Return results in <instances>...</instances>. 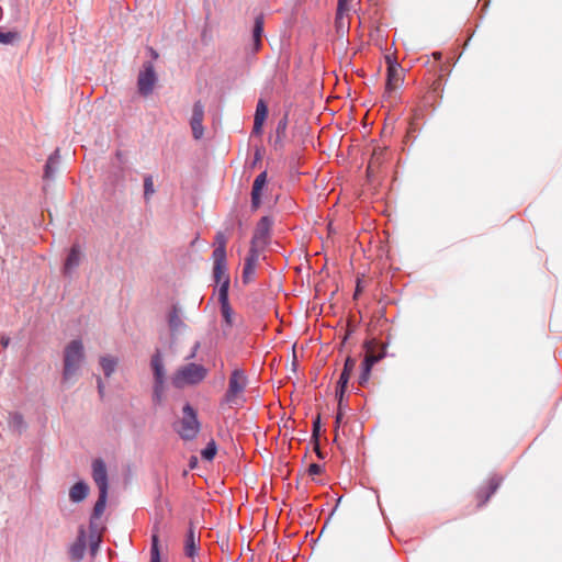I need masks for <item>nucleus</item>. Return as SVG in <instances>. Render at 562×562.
<instances>
[{"mask_svg":"<svg viewBox=\"0 0 562 562\" xmlns=\"http://www.w3.org/2000/svg\"><path fill=\"white\" fill-rule=\"evenodd\" d=\"M86 363V350L80 338L70 340L63 352L61 382L65 385H72L79 378Z\"/></svg>","mask_w":562,"mask_h":562,"instance_id":"nucleus-1","label":"nucleus"},{"mask_svg":"<svg viewBox=\"0 0 562 562\" xmlns=\"http://www.w3.org/2000/svg\"><path fill=\"white\" fill-rule=\"evenodd\" d=\"M207 373L209 370L204 366L190 362L177 369L171 378V383L177 389L196 385L206 378Z\"/></svg>","mask_w":562,"mask_h":562,"instance_id":"nucleus-2","label":"nucleus"},{"mask_svg":"<svg viewBox=\"0 0 562 562\" xmlns=\"http://www.w3.org/2000/svg\"><path fill=\"white\" fill-rule=\"evenodd\" d=\"M247 383L248 378L245 372L240 369H235L231 374L224 402L228 405H241L245 402L244 391Z\"/></svg>","mask_w":562,"mask_h":562,"instance_id":"nucleus-3","label":"nucleus"},{"mask_svg":"<svg viewBox=\"0 0 562 562\" xmlns=\"http://www.w3.org/2000/svg\"><path fill=\"white\" fill-rule=\"evenodd\" d=\"M200 428L201 425L200 422L198 420L195 411L192 408L190 404H186L183 407V416L180 422L178 434L184 440H192L200 432Z\"/></svg>","mask_w":562,"mask_h":562,"instance_id":"nucleus-4","label":"nucleus"},{"mask_svg":"<svg viewBox=\"0 0 562 562\" xmlns=\"http://www.w3.org/2000/svg\"><path fill=\"white\" fill-rule=\"evenodd\" d=\"M158 81L154 65L146 63L138 74L137 88L142 95L148 97L153 93L154 88Z\"/></svg>","mask_w":562,"mask_h":562,"instance_id":"nucleus-5","label":"nucleus"},{"mask_svg":"<svg viewBox=\"0 0 562 562\" xmlns=\"http://www.w3.org/2000/svg\"><path fill=\"white\" fill-rule=\"evenodd\" d=\"M273 225V218L269 215L262 216L258 222L252 239L251 245L256 247H263L268 243V238L270 236V231Z\"/></svg>","mask_w":562,"mask_h":562,"instance_id":"nucleus-6","label":"nucleus"},{"mask_svg":"<svg viewBox=\"0 0 562 562\" xmlns=\"http://www.w3.org/2000/svg\"><path fill=\"white\" fill-rule=\"evenodd\" d=\"M204 104L196 101L192 108V115L190 119V126L194 139H202L204 136L203 119H204Z\"/></svg>","mask_w":562,"mask_h":562,"instance_id":"nucleus-7","label":"nucleus"},{"mask_svg":"<svg viewBox=\"0 0 562 562\" xmlns=\"http://www.w3.org/2000/svg\"><path fill=\"white\" fill-rule=\"evenodd\" d=\"M260 247L250 246L249 252L245 259V266L243 270L244 282H249L254 279L257 270V266L260 259Z\"/></svg>","mask_w":562,"mask_h":562,"instance_id":"nucleus-8","label":"nucleus"},{"mask_svg":"<svg viewBox=\"0 0 562 562\" xmlns=\"http://www.w3.org/2000/svg\"><path fill=\"white\" fill-rule=\"evenodd\" d=\"M92 477L99 492L109 491L106 465L102 459H95L92 462Z\"/></svg>","mask_w":562,"mask_h":562,"instance_id":"nucleus-9","label":"nucleus"},{"mask_svg":"<svg viewBox=\"0 0 562 562\" xmlns=\"http://www.w3.org/2000/svg\"><path fill=\"white\" fill-rule=\"evenodd\" d=\"M267 171H262L259 173L252 184L251 190V209L256 211L261 204V192L262 189L267 186Z\"/></svg>","mask_w":562,"mask_h":562,"instance_id":"nucleus-10","label":"nucleus"},{"mask_svg":"<svg viewBox=\"0 0 562 562\" xmlns=\"http://www.w3.org/2000/svg\"><path fill=\"white\" fill-rule=\"evenodd\" d=\"M402 67L396 61H389L387 78H386V91L392 92L402 82Z\"/></svg>","mask_w":562,"mask_h":562,"instance_id":"nucleus-11","label":"nucleus"},{"mask_svg":"<svg viewBox=\"0 0 562 562\" xmlns=\"http://www.w3.org/2000/svg\"><path fill=\"white\" fill-rule=\"evenodd\" d=\"M87 547V535L83 528L79 530L77 540L69 548V555L72 561H80L85 557Z\"/></svg>","mask_w":562,"mask_h":562,"instance_id":"nucleus-12","label":"nucleus"},{"mask_svg":"<svg viewBox=\"0 0 562 562\" xmlns=\"http://www.w3.org/2000/svg\"><path fill=\"white\" fill-rule=\"evenodd\" d=\"M218 299L221 302V310L223 318L226 325L232 326L233 324V310L228 303V293H227V281L223 283V285L218 289Z\"/></svg>","mask_w":562,"mask_h":562,"instance_id":"nucleus-13","label":"nucleus"},{"mask_svg":"<svg viewBox=\"0 0 562 562\" xmlns=\"http://www.w3.org/2000/svg\"><path fill=\"white\" fill-rule=\"evenodd\" d=\"M165 529L166 526H161L159 522H156L153 527L149 562H161L159 536Z\"/></svg>","mask_w":562,"mask_h":562,"instance_id":"nucleus-14","label":"nucleus"},{"mask_svg":"<svg viewBox=\"0 0 562 562\" xmlns=\"http://www.w3.org/2000/svg\"><path fill=\"white\" fill-rule=\"evenodd\" d=\"M355 368H356V360L352 358H347L345 361L344 370L338 380V387L336 391V396H340V397L344 396L350 374Z\"/></svg>","mask_w":562,"mask_h":562,"instance_id":"nucleus-15","label":"nucleus"},{"mask_svg":"<svg viewBox=\"0 0 562 562\" xmlns=\"http://www.w3.org/2000/svg\"><path fill=\"white\" fill-rule=\"evenodd\" d=\"M214 259V278L215 281L221 285L227 281V288L229 286V277L227 274V260L226 257L213 256Z\"/></svg>","mask_w":562,"mask_h":562,"instance_id":"nucleus-16","label":"nucleus"},{"mask_svg":"<svg viewBox=\"0 0 562 562\" xmlns=\"http://www.w3.org/2000/svg\"><path fill=\"white\" fill-rule=\"evenodd\" d=\"M268 115V106L266 102L260 99L256 106L255 117H254V128L252 132L257 135L262 133V125Z\"/></svg>","mask_w":562,"mask_h":562,"instance_id":"nucleus-17","label":"nucleus"},{"mask_svg":"<svg viewBox=\"0 0 562 562\" xmlns=\"http://www.w3.org/2000/svg\"><path fill=\"white\" fill-rule=\"evenodd\" d=\"M82 252L78 245L70 248V251L65 261L64 271L67 274L72 273L81 262Z\"/></svg>","mask_w":562,"mask_h":562,"instance_id":"nucleus-18","label":"nucleus"},{"mask_svg":"<svg viewBox=\"0 0 562 562\" xmlns=\"http://www.w3.org/2000/svg\"><path fill=\"white\" fill-rule=\"evenodd\" d=\"M184 553L189 558H194L199 553V537L195 535L192 526L188 529L186 536Z\"/></svg>","mask_w":562,"mask_h":562,"instance_id":"nucleus-19","label":"nucleus"},{"mask_svg":"<svg viewBox=\"0 0 562 562\" xmlns=\"http://www.w3.org/2000/svg\"><path fill=\"white\" fill-rule=\"evenodd\" d=\"M88 494L89 486L83 481L75 483L69 490V498L75 504L83 502L87 498Z\"/></svg>","mask_w":562,"mask_h":562,"instance_id":"nucleus-20","label":"nucleus"},{"mask_svg":"<svg viewBox=\"0 0 562 562\" xmlns=\"http://www.w3.org/2000/svg\"><path fill=\"white\" fill-rule=\"evenodd\" d=\"M155 381H166V368L164 363V357L160 351L153 355L150 361Z\"/></svg>","mask_w":562,"mask_h":562,"instance_id":"nucleus-21","label":"nucleus"},{"mask_svg":"<svg viewBox=\"0 0 562 562\" xmlns=\"http://www.w3.org/2000/svg\"><path fill=\"white\" fill-rule=\"evenodd\" d=\"M381 359V356L368 355L362 362V371L359 375V383L366 384L371 374L372 367Z\"/></svg>","mask_w":562,"mask_h":562,"instance_id":"nucleus-22","label":"nucleus"},{"mask_svg":"<svg viewBox=\"0 0 562 562\" xmlns=\"http://www.w3.org/2000/svg\"><path fill=\"white\" fill-rule=\"evenodd\" d=\"M108 502V491L99 492L98 501L94 504L93 513L90 520V526L93 528L94 521L99 519L105 510Z\"/></svg>","mask_w":562,"mask_h":562,"instance_id":"nucleus-23","label":"nucleus"},{"mask_svg":"<svg viewBox=\"0 0 562 562\" xmlns=\"http://www.w3.org/2000/svg\"><path fill=\"white\" fill-rule=\"evenodd\" d=\"M168 324L171 331L177 333L186 328V324L181 318V308L173 306L169 313Z\"/></svg>","mask_w":562,"mask_h":562,"instance_id":"nucleus-24","label":"nucleus"},{"mask_svg":"<svg viewBox=\"0 0 562 562\" xmlns=\"http://www.w3.org/2000/svg\"><path fill=\"white\" fill-rule=\"evenodd\" d=\"M100 367L106 378H110L116 370L117 358L106 355L100 358Z\"/></svg>","mask_w":562,"mask_h":562,"instance_id":"nucleus-25","label":"nucleus"},{"mask_svg":"<svg viewBox=\"0 0 562 562\" xmlns=\"http://www.w3.org/2000/svg\"><path fill=\"white\" fill-rule=\"evenodd\" d=\"M262 34H263V16L258 15L255 19V24H254V29H252V45L256 50L259 49V47L261 45Z\"/></svg>","mask_w":562,"mask_h":562,"instance_id":"nucleus-26","label":"nucleus"},{"mask_svg":"<svg viewBox=\"0 0 562 562\" xmlns=\"http://www.w3.org/2000/svg\"><path fill=\"white\" fill-rule=\"evenodd\" d=\"M60 161L59 150L56 149L47 159L45 165V177L53 178L58 169Z\"/></svg>","mask_w":562,"mask_h":562,"instance_id":"nucleus-27","label":"nucleus"},{"mask_svg":"<svg viewBox=\"0 0 562 562\" xmlns=\"http://www.w3.org/2000/svg\"><path fill=\"white\" fill-rule=\"evenodd\" d=\"M9 428L18 434H22L26 429V424L20 413H11L8 419Z\"/></svg>","mask_w":562,"mask_h":562,"instance_id":"nucleus-28","label":"nucleus"},{"mask_svg":"<svg viewBox=\"0 0 562 562\" xmlns=\"http://www.w3.org/2000/svg\"><path fill=\"white\" fill-rule=\"evenodd\" d=\"M216 248L213 251V256L226 257V243L227 238L224 233L218 232L215 236Z\"/></svg>","mask_w":562,"mask_h":562,"instance_id":"nucleus-29","label":"nucleus"},{"mask_svg":"<svg viewBox=\"0 0 562 562\" xmlns=\"http://www.w3.org/2000/svg\"><path fill=\"white\" fill-rule=\"evenodd\" d=\"M21 40V35L16 31L2 32L0 31V44L13 45Z\"/></svg>","mask_w":562,"mask_h":562,"instance_id":"nucleus-30","label":"nucleus"},{"mask_svg":"<svg viewBox=\"0 0 562 562\" xmlns=\"http://www.w3.org/2000/svg\"><path fill=\"white\" fill-rule=\"evenodd\" d=\"M155 186H154V179L153 176L147 175L144 178V198L146 201L150 200L151 196L155 194Z\"/></svg>","mask_w":562,"mask_h":562,"instance_id":"nucleus-31","label":"nucleus"},{"mask_svg":"<svg viewBox=\"0 0 562 562\" xmlns=\"http://www.w3.org/2000/svg\"><path fill=\"white\" fill-rule=\"evenodd\" d=\"M217 447L214 440H211L201 451V456L206 461H212L216 454Z\"/></svg>","mask_w":562,"mask_h":562,"instance_id":"nucleus-32","label":"nucleus"},{"mask_svg":"<svg viewBox=\"0 0 562 562\" xmlns=\"http://www.w3.org/2000/svg\"><path fill=\"white\" fill-rule=\"evenodd\" d=\"M286 126H288V120L286 117H283L282 120H280L277 124V127H276V135H277V138H276V142H281L282 138L284 137L285 135V131H286Z\"/></svg>","mask_w":562,"mask_h":562,"instance_id":"nucleus-33","label":"nucleus"},{"mask_svg":"<svg viewBox=\"0 0 562 562\" xmlns=\"http://www.w3.org/2000/svg\"><path fill=\"white\" fill-rule=\"evenodd\" d=\"M349 0H338V8H337V22L340 23L341 19L344 18V14L350 10L348 7Z\"/></svg>","mask_w":562,"mask_h":562,"instance_id":"nucleus-34","label":"nucleus"},{"mask_svg":"<svg viewBox=\"0 0 562 562\" xmlns=\"http://www.w3.org/2000/svg\"><path fill=\"white\" fill-rule=\"evenodd\" d=\"M499 483H501V481L498 479H496V477H493L490 481L488 493L486 494V496L482 501V504L486 503L488 501L490 496L496 492V490L499 486Z\"/></svg>","mask_w":562,"mask_h":562,"instance_id":"nucleus-35","label":"nucleus"},{"mask_svg":"<svg viewBox=\"0 0 562 562\" xmlns=\"http://www.w3.org/2000/svg\"><path fill=\"white\" fill-rule=\"evenodd\" d=\"M200 347H201V344L199 341H196L193 345L190 353L184 359L188 360V361L194 359L196 357V355H198V351H199Z\"/></svg>","mask_w":562,"mask_h":562,"instance_id":"nucleus-36","label":"nucleus"},{"mask_svg":"<svg viewBox=\"0 0 562 562\" xmlns=\"http://www.w3.org/2000/svg\"><path fill=\"white\" fill-rule=\"evenodd\" d=\"M322 472V467L319 464H316V463H312L310 464L308 467V473L311 475H317Z\"/></svg>","mask_w":562,"mask_h":562,"instance_id":"nucleus-37","label":"nucleus"},{"mask_svg":"<svg viewBox=\"0 0 562 562\" xmlns=\"http://www.w3.org/2000/svg\"><path fill=\"white\" fill-rule=\"evenodd\" d=\"M99 543H100V537L99 536H95V537H91V543H90V547H91V551L92 553L94 554L95 551L98 550L99 548Z\"/></svg>","mask_w":562,"mask_h":562,"instance_id":"nucleus-38","label":"nucleus"},{"mask_svg":"<svg viewBox=\"0 0 562 562\" xmlns=\"http://www.w3.org/2000/svg\"><path fill=\"white\" fill-rule=\"evenodd\" d=\"M165 383H166V381H155L154 382V392L165 393Z\"/></svg>","mask_w":562,"mask_h":562,"instance_id":"nucleus-39","label":"nucleus"},{"mask_svg":"<svg viewBox=\"0 0 562 562\" xmlns=\"http://www.w3.org/2000/svg\"><path fill=\"white\" fill-rule=\"evenodd\" d=\"M319 430H321V420H319V417H317L314 423H313V436L315 438L318 437V434H319Z\"/></svg>","mask_w":562,"mask_h":562,"instance_id":"nucleus-40","label":"nucleus"},{"mask_svg":"<svg viewBox=\"0 0 562 562\" xmlns=\"http://www.w3.org/2000/svg\"><path fill=\"white\" fill-rule=\"evenodd\" d=\"M153 398H154V402L161 403L164 400V393L153 392Z\"/></svg>","mask_w":562,"mask_h":562,"instance_id":"nucleus-41","label":"nucleus"},{"mask_svg":"<svg viewBox=\"0 0 562 562\" xmlns=\"http://www.w3.org/2000/svg\"><path fill=\"white\" fill-rule=\"evenodd\" d=\"M336 23H337L338 30L344 31V30L348 29V24L344 22V18L341 19L340 23H338L337 21H336Z\"/></svg>","mask_w":562,"mask_h":562,"instance_id":"nucleus-42","label":"nucleus"},{"mask_svg":"<svg viewBox=\"0 0 562 562\" xmlns=\"http://www.w3.org/2000/svg\"><path fill=\"white\" fill-rule=\"evenodd\" d=\"M98 390H99V393H100L101 395H103V392H104V385H103V383H102L101 379H98Z\"/></svg>","mask_w":562,"mask_h":562,"instance_id":"nucleus-43","label":"nucleus"},{"mask_svg":"<svg viewBox=\"0 0 562 562\" xmlns=\"http://www.w3.org/2000/svg\"><path fill=\"white\" fill-rule=\"evenodd\" d=\"M339 398V412L341 413V409L344 408V405H342V397L340 396H337Z\"/></svg>","mask_w":562,"mask_h":562,"instance_id":"nucleus-44","label":"nucleus"},{"mask_svg":"<svg viewBox=\"0 0 562 562\" xmlns=\"http://www.w3.org/2000/svg\"><path fill=\"white\" fill-rule=\"evenodd\" d=\"M341 420V413L339 412L336 416V424H339Z\"/></svg>","mask_w":562,"mask_h":562,"instance_id":"nucleus-45","label":"nucleus"},{"mask_svg":"<svg viewBox=\"0 0 562 562\" xmlns=\"http://www.w3.org/2000/svg\"><path fill=\"white\" fill-rule=\"evenodd\" d=\"M1 341H2V345H3L4 347H7V346H8V344H9V339H8V338H7V339H5V338H2V340H1Z\"/></svg>","mask_w":562,"mask_h":562,"instance_id":"nucleus-46","label":"nucleus"},{"mask_svg":"<svg viewBox=\"0 0 562 562\" xmlns=\"http://www.w3.org/2000/svg\"><path fill=\"white\" fill-rule=\"evenodd\" d=\"M316 451H317V454L321 457V451L318 449V446H316Z\"/></svg>","mask_w":562,"mask_h":562,"instance_id":"nucleus-47","label":"nucleus"}]
</instances>
